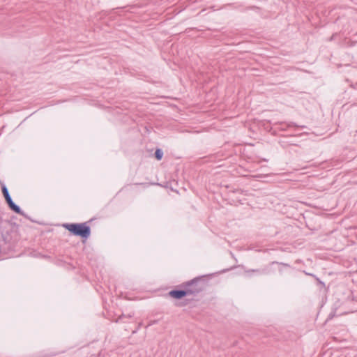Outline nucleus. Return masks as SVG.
<instances>
[{
	"label": "nucleus",
	"mask_w": 357,
	"mask_h": 357,
	"mask_svg": "<svg viewBox=\"0 0 357 357\" xmlns=\"http://www.w3.org/2000/svg\"><path fill=\"white\" fill-rule=\"evenodd\" d=\"M335 36H336V34H333V35L331 37L330 40H333Z\"/></svg>",
	"instance_id": "nucleus-10"
},
{
	"label": "nucleus",
	"mask_w": 357,
	"mask_h": 357,
	"mask_svg": "<svg viewBox=\"0 0 357 357\" xmlns=\"http://www.w3.org/2000/svg\"><path fill=\"white\" fill-rule=\"evenodd\" d=\"M155 158L158 160H160L162 158L163 156V151L161 149H157L155 151Z\"/></svg>",
	"instance_id": "nucleus-6"
},
{
	"label": "nucleus",
	"mask_w": 357,
	"mask_h": 357,
	"mask_svg": "<svg viewBox=\"0 0 357 357\" xmlns=\"http://www.w3.org/2000/svg\"><path fill=\"white\" fill-rule=\"evenodd\" d=\"M201 291V288L190 289L184 287V289H173L169 292V295L174 298L181 299L186 296L195 295Z\"/></svg>",
	"instance_id": "nucleus-2"
},
{
	"label": "nucleus",
	"mask_w": 357,
	"mask_h": 357,
	"mask_svg": "<svg viewBox=\"0 0 357 357\" xmlns=\"http://www.w3.org/2000/svg\"><path fill=\"white\" fill-rule=\"evenodd\" d=\"M202 280H203L202 277H197L190 281L186 282L183 284V287L190 289L201 288L202 291L204 290V286L199 284Z\"/></svg>",
	"instance_id": "nucleus-3"
},
{
	"label": "nucleus",
	"mask_w": 357,
	"mask_h": 357,
	"mask_svg": "<svg viewBox=\"0 0 357 357\" xmlns=\"http://www.w3.org/2000/svg\"><path fill=\"white\" fill-rule=\"evenodd\" d=\"M6 202L10 210L19 215L26 216L25 213L23 211H22L21 208L13 201L12 197H9L8 199H6Z\"/></svg>",
	"instance_id": "nucleus-4"
},
{
	"label": "nucleus",
	"mask_w": 357,
	"mask_h": 357,
	"mask_svg": "<svg viewBox=\"0 0 357 357\" xmlns=\"http://www.w3.org/2000/svg\"><path fill=\"white\" fill-rule=\"evenodd\" d=\"M132 316H133V314H128V315L122 314L121 316H120V317L117 319L116 322L120 321L123 317H128V318H131V317H132Z\"/></svg>",
	"instance_id": "nucleus-8"
},
{
	"label": "nucleus",
	"mask_w": 357,
	"mask_h": 357,
	"mask_svg": "<svg viewBox=\"0 0 357 357\" xmlns=\"http://www.w3.org/2000/svg\"><path fill=\"white\" fill-rule=\"evenodd\" d=\"M275 125H279L280 126L278 127V128L280 130H287V128H291V127L301 128H305V126H298L296 123H295L294 122H288V123L277 122L275 123Z\"/></svg>",
	"instance_id": "nucleus-5"
},
{
	"label": "nucleus",
	"mask_w": 357,
	"mask_h": 357,
	"mask_svg": "<svg viewBox=\"0 0 357 357\" xmlns=\"http://www.w3.org/2000/svg\"><path fill=\"white\" fill-rule=\"evenodd\" d=\"M250 272H257V273H264V271H259V270H255V269H252V270H249L248 271V273H250Z\"/></svg>",
	"instance_id": "nucleus-9"
},
{
	"label": "nucleus",
	"mask_w": 357,
	"mask_h": 357,
	"mask_svg": "<svg viewBox=\"0 0 357 357\" xmlns=\"http://www.w3.org/2000/svg\"><path fill=\"white\" fill-rule=\"evenodd\" d=\"M1 190H2V193L3 195V197L5 198V200L8 199L9 197H11V196L10 195V193L8 192V190L6 187V185H3L1 188Z\"/></svg>",
	"instance_id": "nucleus-7"
},
{
	"label": "nucleus",
	"mask_w": 357,
	"mask_h": 357,
	"mask_svg": "<svg viewBox=\"0 0 357 357\" xmlns=\"http://www.w3.org/2000/svg\"><path fill=\"white\" fill-rule=\"evenodd\" d=\"M63 226L74 236H79L84 239H87L90 236L91 227L87 225V222L66 223Z\"/></svg>",
	"instance_id": "nucleus-1"
}]
</instances>
